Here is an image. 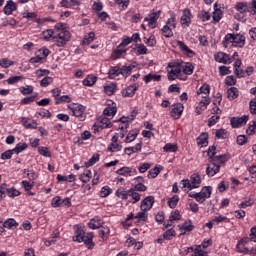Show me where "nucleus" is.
I'll return each mask as SVG.
<instances>
[{
    "instance_id": "64",
    "label": "nucleus",
    "mask_w": 256,
    "mask_h": 256,
    "mask_svg": "<svg viewBox=\"0 0 256 256\" xmlns=\"http://www.w3.org/2000/svg\"><path fill=\"white\" fill-rule=\"evenodd\" d=\"M13 153H15L13 150L5 151L1 154V159H11V157H13Z\"/></svg>"
},
{
    "instance_id": "24",
    "label": "nucleus",
    "mask_w": 256,
    "mask_h": 256,
    "mask_svg": "<svg viewBox=\"0 0 256 256\" xmlns=\"http://www.w3.org/2000/svg\"><path fill=\"white\" fill-rule=\"evenodd\" d=\"M117 91V84L115 83H110L108 85L104 86V92L106 93V95H114V93Z\"/></svg>"
},
{
    "instance_id": "54",
    "label": "nucleus",
    "mask_w": 256,
    "mask_h": 256,
    "mask_svg": "<svg viewBox=\"0 0 256 256\" xmlns=\"http://www.w3.org/2000/svg\"><path fill=\"white\" fill-rule=\"evenodd\" d=\"M147 217H148V214H147V211H141L139 212L135 217L134 219H138V221H147Z\"/></svg>"
},
{
    "instance_id": "8",
    "label": "nucleus",
    "mask_w": 256,
    "mask_h": 256,
    "mask_svg": "<svg viewBox=\"0 0 256 256\" xmlns=\"http://www.w3.org/2000/svg\"><path fill=\"white\" fill-rule=\"evenodd\" d=\"M68 108L70 109L72 115L77 117L79 121H85V106L81 104H74L72 106H68Z\"/></svg>"
},
{
    "instance_id": "47",
    "label": "nucleus",
    "mask_w": 256,
    "mask_h": 256,
    "mask_svg": "<svg viewBox=\"0 0 256 256\" xmlns=\"http://www.w3.org/2000/svg\"><path fill=\"white\" fill-rule=\"evenodd\" d=\"M6 193L8 197H19L21 195V192L15 188H8L6 189Z\"/></svg>"
},
{
    "instance_id": "45",
    "label": "nucleus",
    "mask_w": 256,
    "mask_h": 256,
    "mask_svg": "<svg viewBox=\"0 0 256 256\" xmlns=\"http://www.w3.org/2000/svg\"><path fill=\"white\" fill-rule=\"evenodd\" d=\"M162 33L164 37H173V31L171 26H168L167 24L162 28Z\"/></svg>"
},
{
    "instance_id": "52",
    "label": "nucleus",
    "mask_w": 256,
    "mask_h": 256,
    "mask_svg": "<svg viewBox=\"0 0 256 256\" xmlns=\"http://www.w3.org/2000/svg\"><path fill=\"white\" fill-rule=\"evenodd\" d=\"M21 185L25 189V191H30L35 186L33 181L29 182V181H25V180L21 182Z\"/></svg>"
},
{
    "instance_id": "7",
    "label": "nucleus",
    "mask_w": 256,
    "mask_h": 256,
    "mask_svg": "<svg viewBox=\"0 0 256 256\" xmlns=\"http://www.w3.org/2000/svg\"><path fill=\"white\" fill-rule=\"evenodd\" d=\"M169 70H168V80L169 81H175V79H179L181 77V71H182V66L181 64H169Z\"/></svg>"
},
{
    "instance_id": "59",
    "label": "nucleus",
    "mask_w": 256,
    "mask_h": 256,
    "mask_svg": "<svg viewBox=\"0 0 256 256\" xmlns=\"http://www.w3.org/2000/svg\"><path fill=\"white\" fill-rule=\"evenodd\" d=\"M53 83V78L52 77H45L44 79L41 80L40 85L41 87H47Z\"/></svg>"
},
{
    "instance_id": "37",
    "label": "nucleus",
    "mask_w": 256,
    "mask_h": 256,
    "mask_svg": "<svg viewBox=\"0 0 256 256\" xmlns=\"http://www.w3.org/2000/svg\"><path fill=\"white\" fill-rule=\"evenodd\" d=\"M177 203H179V196L174 195L168 200V205L170 209H175L177 207Z\"/></svg>"
},
{
    "instance_id": "16",
    "label": "nucleus",
    "mask_w": 256,
    "mask_h": 256,
    "mask_svg": "<svg viewBox=\"0 0 256 256\" xmlns=\"http://www.w3.org/2000/svg\"><path fill=\"white\" fill-rule=\"evenodd\" d=\"M88 227H90V229H101V227H103V220L99 217H95L90 220Z\"/></svg>"
},
{
    "instance_id": "23",
    "label": "nucleus",
    "mask_w": 256,
    "mask_h": 256,
    "mask_svg": "<svg viewBox=\"0 0 256 256\" xmlns=\"http://www.w3.org/2000/svg\"><path fill=\"white\" fill-rule=\"evenodd\" d=\"M97 83V77L94 75H88L84 80H83V85L86 87H93Z\"/></svg>"
},
{
    "instance_id": "28",
    "label": "nucleus",
    "mask_w": 256,
    "mask_h": 256,
    "mask_svg": "<svg viewBox=\"0 0 256 256\" xmlns=\"http://www.w3.org/2000/svg\"><path fill=\"white\" fill-rule=\"evenodd\" d=\"M100 123L104 129H111V127H113V124L111 123V118H108L107 116L101 117Z\"/></svg>"
},
{
    "instance_id": "26",
    "label": "nucleus",
    "mask_w": 256,
    "mask_h": 256,
    "mask_svg": "<svg viewBox=\"0 0 256 256\" xmlns=\"http://www.w3.org/2000/svg\"><path fill=\"white\" fill-rule=\"evenodd\" d=\"M181 67H182V71L185 75H193V69H195L193 64L184 63L183 65H181Z\"/></svg>"
},
{
    "instance_id": "17",
    "label": "nucleus",
    "mask_w": 256,
    "mask_h": 256,
    "mask_svg": "<svg viewBox=\"0 0 256 256\" xmlns=\"http://www.w3.org/2000/svg\"><path fill=\"white\" fill-rule=\"evenodd\" d=\"M178 227L180 231H184L181 232V235H185V233L191 232L192 229H195V226H193V222H191V220L184 222L182 225H179Z\"/></svg>"
},
{
    "instance_id": "34",
    "label": "nucleus",
    "mask_w": 256,
    "mask_h": 256,
    "mask_svg": "<svg viewBox=\"0 0 256 256\" xmlns=\"http://www.w3.org/2000/svg\"><path fill=\"white\" fill-rule=\"evenodd\" d=\"M145 83H150V81H161V75L148 74L144 76Z\"/></svg>"
},
{
    "instance_id": "35",
    "label": "nucleus",
    "mask_w": 256,
    "mask_h": 256,
    "mask_svg": "<svg viewBox=\"0 0 256 256\" xmlns=\"http://www.w3.org/2000/svg\"><path fill=\"white\" fill-rule=\"evenodd\" d=\"M128 197H131L133 199V203L141 201V195L135 192V190H128Z\"/></svg>"
},
{
    "instance_id": "31",
    "label": "nucleus",
    "mask_w": 256,
    "mask_h": 256,
    "mask_svg": "<svg viewBox=\"0 0 256 256\" xmlns=\"http://www.w3.org/2000/svg\"><path fill=\"white\" fill-rule=\"evenodd\" d=\"M235 9L239 11V13H247L249 7L246 2H239L235 5Z\"/></svg>"
},
{
    "instance_id": "41",
    "label": "nucleus",
    "mask_w": 256,
    "mask_h": 256,
    "mask_svg": "<svg viewBox=\"0 0 256 256\" xmlns=\"http://www.w3.org/2000/svg\"><path fill=\"white\" fill-rule=\"evenodd\" d=\"M3 227H5L6 229H13V227H17V221L10 218L4 222Z\"/></svg>"
},
{
    "instance_id": "44",
    "label": "nucleus",
    "mask_w": 256,
    "mask_h": 256,
    "mask_svg": "<svg viewBox=\"0 0 256 256\" xmlns=\"http://www.w3.org/2000/svg\"><path fill=\"white\" fill-rule=\"evenodd\" d=\"M191 251H194L192 256H207V252L201 249V246H197L195 249L193 247L190 248Z\"/></svg>"
},
{
    "instance_id": "40",
    "label": "nucleus",
    "mask_w": 256,
    "mask_h": 256,
    "mask_svg": "<svg viewBox=\"0 0 256 256\" xmlns=\"http://www.w3.org/2000/svg\"><path fill=\"white\" fill-rule=\"evenodd\" d=\"M132 69V66H123L122 68H120V75H123L124 77H129V75H131Z\"/></svg>"
},
{
    "instance_id": "19",
    "label": "nucleus",
    "mask_w": 256,
    "mask_h": 256,
    "mask_svg": "<svg viewBox=\"0 0 256 256\" xmlns=\"http://www.w3.org/2000/svg\"><path fill=\"white\" fill-rule=\"evenodd\" d=\"M116 114H117V108L116 107L108 106L103 111V116L108 117V119H113V117H115Z\"/></svg>"
},
{
    "instance_id": "39",
    "label": "nucleus",
    "mask_w": 256,
    "mask_h": 256,
    "mask_svg": "<svg viewBox=\"0 0 256 256\" xmlns=\"http://www.w3.org/2000/svg\"><path fill=\"white\" fill-rule=\"evenodd\" d=\"M163 150L166 152V153H175L177 152V146L175 144H172V143H168L164 146Z\"/></svg>"
},
{
    "instance_id": "62",
    "label": "nucleus",
    "mask_w": 256,
    "mask_h": 256,
    "mask_svg": "<svg viewBox=\"0 0 256 256\" xmlns=\"http://www.w3.org/2000/svg\"><path fill=\"white\" fill-rule=\"evenodd\" d=\"M62 202H61V197L56 196L52 199V207H61Z\"/></svg>"
},
{
    "instance_id": "15",
    "label": "nucleus",
    "mask_w": 256,
    "mask_h": 256,
    "mask_svg": "<svg viewBox=\"0 0 256 256\" xmlns=\"http://www.w3.org/2000/svg\"><path fill=\"white\" fill-rule=\"evenodd\" d=\"M214 57H215V61H217V63H224V65L231 63V58H229V55H227L223 52L217 53Z\"/></svg>"
},
{
    "instance_id": "2",
    "label": "nucleus",
    "mask_w": 256,
    "mask_h": 256,
    "mask_svg": "<svg viewBox=\"0 0 256 256\" xmlns=\"http://www.w3.org/2000/svg\"><path fill=\"white\" fill-rule=\"evenodd\" d=\"M74 241L84 243L87 249H93V247H95V243H93V232L85 233L81 228L76 230Z\"/></svg>"
},
{
    "instance_id": "55",
    "label": "nucleus",
    "mask_w": 256,
    "mask_h": 256,
    "mask_svg": "<svg viewBox=\"0 0 256 256\" xmlns=\"http://www.w3.org/2000/svg\"><path fill=\"white\" fill-rule=\"evenodd\" d=\"M99 160V154H94L88 162L85 163L86 167H91L92 165H95V162Z\"/></svg>"
},
{
    "instance_id": "43",
    "label": "nucleus",
    "mask_w": 256,
    "mask_h": 256,
    "mask_svg": "<svg viewBox=\"0 0 256 256\" xmlns=\"http://www.w3.org/2000/svg\"><path fill=\"white\" fill-rule=\"evenodd\" d=\"M53 35H55V32H54L53 30H51V29L46 30V31H44V32L42 33V37H43V39H45L46 41H49V39H55V38H54L55 36H53Z\"/></svg>"
},
{
    "instance_id": "4",
    "label": "nucleus",
    "mask_w": 256,
    "mask_h": 256,
    "mask_svg": "<svg viewBox=\"0 0 256 256\" xmlns=\"http://www.w3.org/2000/svg\"><path fill=\"white\" fill-rule=\"evenodd\" d=\"M180 185H182L183 189L186 188L189 191L198 189V187H201V176L199 174H192L190 179L182 180Z\"/></svg>"
},
{
    "instance_id": "5",
    "label": "nucleus",
    "mask_w": 256,
    "mask_h": 256,
    "mask_svg": "<svg viewBox=\"0 0 256 256\" xmlns=\"http://www.w3.org/2000/svg\"><path fill=\"white\" fill-rule=\"evenodd\" d=\"M54 39L57 47H65V45L71 41V32L68 30L56 32Z\"/></svg>"
},
{
    "instance_id": "11",
    "label": "nucleus",
    "mask_w": 256,
    "mask_h": 256,
    "mask_svg": "<svg viewBox=\"0 0 256 256\" xmlns=\"http://www.w3.org/2000/svg\"><path fill=\"white\" fill-rule=\"evenodd\" d=\"M112 143L108 146V151H111V153H115L117 151H121L123 149V146L121 144L117 143L119 141V134H115L112 139Z\"/></svg>"
},
{
    "instance_id": "61",
    "label": "nucleus",
    "mask_w": 256,
    "mask_h": 256,
    "mask_svg": "<svg viewBox=\"0 0 256 256\" xmlns=\"http://www.w3.org/2000/svg\"><path fill=\"white\" fill-rule=\"evenodd\" d=\"M219 73H220V75L225 76V75L231 74V70H229V68H227V66H220Z\"/></svg>"
},
{
    "instance_id": "1",
    "label": "nucleus",
    "mask_w": 256,
    "mask_h": 256,
    "mask_svg": "<svg viewBox=\"0 0 256 256\" xmlns=\"http://www.w3.org/2000/svg\"><path fill=\"white\" fill-rule=\"evenodd\" d=\"M225 161H227V156L225 155H218L215 156V158H212V160H209V164L206 168V175H208V177H215Z\"/></svg>"
},
{
    "instance_id": "53",
    "label": "nucleus",
    "mask_w": 256,
    "mask_h": 256,
    "mask_svg": "<svg viewBox=\"0 0 256 256\" xmlns=\"http://www.w3.org/2000/svg\"><path fill=\"white\" fill-rule=\"evenodd\" d=\"M38 152L43 157H51V152L49 151V148H47V147H39Z\"/></svg>"
},
{
    "instance_id": "56",
    "label": "nucleus",
    "mask_w": 256,
    "mask_h": 256,
    "mask_svg": "<svg viewBox=\"0 0 256 256\" xmlns=\"http://www.w3.org/2000/svg\"><path fill=\"white\" fill-rule=\"evenodd\" d=\"M49 53L50 51L46 47H43L40 50H38V55L42 57L41 59H46V57H49Z\"/></svg>"
},
{
    "instance_id": "51",
    "label": "nucleus",
    "mask_w": 256,
    "mask_h": 256,
    "mask_svg": "<svg viewBox=\"0 0 256 256\" xmlns=\"http://www.w3.org/2000/svg\"><path fill=\"white\" fill-rule=\"evenodd\" d=\"M159 173H161V170H159V168H157V167L149 170L148 179H155V177H157V175H159Z\"/></svg>"
},
{
    "instance_id": "9",
    "label": "nucleus",
    "mask_w": 256,
    "mask_h": 256,
    "mask_svg": "<svg viewBox=\"0 0 256 256\" xmlns=\"http://www.w3.org/2000/svg\"><path fill=\"white\" fill-rule=\"evenodd\" d=\"M247 121H249V115L233 117L231 118L230 123L233 128H238L243 127V125H247Z\"/></svg>"
},
{
    "instance_id": "50",
    "label": "nucleus",
    "mask_w": 256,
    "mask_h": 256,
    "mask_svg": "<svg viewBox=\"0 0 256 256\" xmlns=\"http://www.w3.org/2000/svg\"><path fill=\"white\" fill-rule=\"evenodd\" d=\"M89 179H91V170H86L83 174H81L80 181L87 183L89 182Z\"/></svg>"
},
{
    "instance_id": "42",
    "label": "nucleus",
    "mask_w": 256,
    "mask_h": 256,
    "mask_svg": "<svg viewBox=\"0 0 256 256\" xmlns=\"http://www.w3.org/2000/svg\"><path fill=\"white\" fill-rule=\"evenodd\" d=\"M210 89L211 88L209 87V85L204 84L202 87L199 88V90L197 91V94L198 95L204 94L205 97H207V95H209L210 93Z\"/></svg>"
},
{
    "instance_id": "57",
    "label": "nucleus",
    "mask_w": 256,
    "mask_h": 256,
    "mask_svg": "<svg viewBox=\"0 0 256 256\" xmlns=\"http://www.w3.org/2000/svg\"><path fill=\"white\" fill-rule=\"evenodd\" d=\"M164 239L171 240L173 237H175V230L169 229L163 234Z\"/></svg>"
},
{
    "instance_id": "30",
    "label": "nucleus",
    "mask_w": 256,
    "mask_h": 256,
    "mask_svg": "<svg viewBox=\"0 0 256 256\" xmlns=\"http://www.w3.org/2000/svg\"><path fill=\"white\" fill-rule=\"evenodd\" d=\"M11 65H15V62L9 60L8 58L0 59V67H2L3 69H9Z\"/></svg>"
},
{
    "instance_id": "58",
    "label": "nucleus",
    "mask_w": 256,
    "mask_h": 256,
    "mask_svg": "<svg viewBox=\"0 0 256 256\" xmlns=\"http://www.w3.org/2000/svg\"><path fill=\"white\" fill-rule=\"evenodd\" d=\"M63 102L71 103V97H69V95H64L59 98H56V104L63 103Z\"/></svg>"
},
{
    "instance_id": "38",
    "label": "nucleus",
    "mask_w": 256,
    "mask_h": 256,
    "mask_svg": "<svg viewBox=\"0 0 256 256\" xmlns=\"http://www.w3.org/2000/svg\"><path fill=\"white\" fill-rule=\"evenodd\" d=\"M116 195L120 198V199H124L127 200V198L129 197V191L124 190L123 188H120L116 191Z\"/></svg>"
},
{
    "instance_id": "22",
    "label": "nucleus",
    "mask_w": 256,
    "mask_h": 256,
    "mask_svg": "<svg viewBox=\"0 0 256 256\" xmlns=\"http://www.w3.org/2000/svg\"><path fill=\"white\" fill-rule=\"evenodd\" d=\"M227 97L231 101H233V99H237L239 97V89H237L236 87L229 88L227 90Z\"/></svg>"
},
{
    "instance_id": "27",
    "label": "nucleus",
    "mask_w": 256,
    "mask_h": 256,
    "mask_svg": "<svg viewBox=\"0 0 256 256\" xmlns=\"http://www.w3.org/2000/svg\"><path fill=\"white\" fill-rule=\"evenodd\" d=\"M137 135H139V131L137 130L130 131L124 140L125 143H133V141L137 139Z\"/></svg>"
},
{
    "instance_id": "20",
    "label": "nucleus",
    "mask_w": 256,
    "mask_h": 256,
    "mask_svg": "<svg viewBox=\"0 0 256 256\" xmlns=\"http://www.w3.org/2000/svg\"><path fill=\"white\" fill-rule=\"evenodd\" d=\"M22 124L25 129H37V122L29 118H22Z\"/></svg>"
},
{
    "instance_id": "63",
    "label": "nucleus",
    "mask_w": 256,
    "mask_h": 256,
    "mask_svg": "<svg viewBox=\"0 0 256 256\" xmlns=\"http://www.w3.org/2000/svg\"><path fill=\"white\" fill-rule=\"evenodd\" d=\"M249 105H250V113H252V115H256V98L252 99Z\"/></svg>"
},
{
    "instance_id": "48",
    "label": "nucleus",
    "mask_w": 256,
    "mask_h": 256,
    "mask_svg": "<svg viewBox=\"0 0 256 256\" xmlns=\"http://www.w3.org/2000/svg\"><path fill=\"white\" fill-rule=\"evenodd\" d=\"M20 91L23 95H31V93H33V86L31 85L22 86L20 87Z\"/></svg>"
},
{
    "instance_id": "14",
    "label": "nucleus",
    "mask_w": 256,
    "mask_h": 256,
    "mask_svg": "<svg viewBox=\"0 0 256 256\" xmlns=\"http://www.w3.org/2000/svg\"><path fill=\"white\" fill-rule=\"evenodd\" d=\"M181 25H186V27H189L191 25V10L185 9L183 11V15L180 19Z\"/></svg>"
},
{
    "instance_id": "46",
    "label": "nucleus",
    "mask_w": 256,
    "mask_h": 256,
    "mask_svg": "<svg viewBox=\"0 0 256 256\" xmlns=\"http://www.w3.org/2000/svg\"><path fill=\"white\" fill-rule=\"evenodd\" d=\"M166 25L168 27L175 29L177 27V20L175 19V14H171V17L167 20Z\"/></svg>"
},
{
    "instance_id": "6",
    "label": "nucleus",
    "mask_w": 256,
    "mask_h": 256,
    "mask_svg": "<svg viewBox=\"0 0 256 256\" xmlns=\"http://www.w3.org/2000/svg\"><path fill=\"white\" fill-rule=\"evenodd\" d=\"M226 41H229V43H232L234 47H244L245 45V36L242 34H227L226 35Z\"/></svg>"
},
{
    "instance_id": "36",
    "label": "nucleus",
    "mask_w": 256,
    "mask_h": 256,
    "mask_svg": "<svg viewBox=\"0 0 256 256\" xmlns=\"http://www.w3.org/2000/svg\"><path fill=\"white\" fill-rule=\"evenodd\" d=\"M197 144L200 145L201 147H207L209 145V142L207 141V134H202L197 139Z\"/></svg>"
},
{
    "instance_id": "3",
    "label": "nucleus",
    "mask_w": 256,
    "mask_h": 256,
    "mask_svg": "<svg viewBox=\"0 0 256 256\" xmlns=\"http://www.w3.org/2000/svg\"><path fill=\"white\" fill-rule=\"evenodd\" d=\"M212 191H213V188L211 186H205L201 189L200 192H197V193L187 192V193H188V196L192 197V199H195L197 203H205V200L211 197Z\"/></svg>"
},
{
    "instance_id": "49",
    "label": "nucleus",
    "mask_w": 256,
    "mask_h": 256,
    "mask_svg": "<svg viewBox=\"0 0 256 256\" xmlns=\"http://www.w3.org/2000/svg\"><path fill=\"white\" fill-rule=\"evenodd\" d=\"M26 147H27V144L19 143L16 145L14 149H12V151L16 153V155H19V153H21L22 151H25Z\"/></svg>"
},
{
    "instance_id": "18",
    "label": "nucleus",
    "mask_w": 256,
    "mask_h": 256,
    "mask_svg": "<svg viewBox=\"0 0 256 256\" xmlns=\"http://www.w3.org/2000/svg\"><path fill=\"white\" fill-rule=\"evenodd\" d=\"M16 10H17V4H15V2H13L12 0H9L4 7L5 15H12L13 11H16Z\"/></svg>"
},
{
    "instance_id": "12",
    "label": "nucleus",
    "mask_w": 256,
    "mask_h": 256,
    "mask_svg": "<svg viewBox=\"0 0 256 256\" xmlns=\"http://www.w3.org/2000/svg\"><path fill=\"white\" fill-rule=\"evenodd\" d=\"M153 203H155L153 196L146 197L140 205L141 211H149L153 207Z\"/></svg>"
},
{
    "instance_id": "10",
    "label": "nucleus",
    "mask_w": 256,
    "mask_h": 256,
    "mask_svg": "<svg viewBox=\"0 0 256 256\" xmlns=\"http://www.w3.org/2000/svg\"><path fill=\"white\" fill-rule=\"evenodd\" d=\"M161 17V11L153 12L148 17L144 19V21L148 22L150 29H155L157 27V19Z\"/></svg>"
},
{
    "instance_id": "25",
    "label": "nucleus",
    "mask_w": 256,
    "mask_h": 256,
    "mask_svg": "<svg viewBox=\"0 0 256 256\" xmlns=\"http://www.w3.org/2000/svg\"><path fill=\"white\" fill-rule=\"evenodd\" d=\"M119 75H121L119 66H113L110 68L108 72L109 79H115L116 77H119Z\"/></svg>"
},
{
    "instance_id": "32",
    "label": "nucleus",
    "mask_w": 256,
    "mask_h": 256,
    "mask_svg": "<svg viewBox=\"0 0 256 256\" xmlns=\"http://www.w3.org/2000/svg\"><path fill=\"white\" fill-rule=\"evenodd\" d=\"M237 253H243V255H249V248H246L245 244L238 242L236 245Z\"/></svg>"
},
{
    "instance_id": "33",
    "label": "nucleus",
    "mask_w": 256,
    "mask_h": 256,
    "mask_svg": "<svg viewBox=\"0 0 256 256\" xmlns=\"http://www.w3.org/2000/svg\"><path fill=\"white\" fill-rule=\"evenodd\" d=\"M176 45L177 47H179V49H181V51H183L184 53H187L188 55H190V53H193V50L189 49V47L186 44H184L179 40L176 41Z\"/></svg>"
},
{
    "instance_id": "60",
    "label": "nucleus",
    "mask_w": 256,
    "mask_h": 256,
    "mask_svg": "<svg viewBox=\"0 0 256 256\" xmlns=\"http://www.w3.org/2000/svg\"><path fill=\"white\" fill-rule=\"evenodd\" d=\"M129 173H131V168H129V167H122L117 170L118 175H127Z\"/></svg>"
},
{
    "instance_id": "29",
    "label": "nucleus",
    "mask_w": 256,
    "mask_h": 256,
    "mask_svg": "<svg viewBox=\"0 0 256 256\" xmlns=\"http://www.w3.org/2000/svg\"><path fill=\"white\" fill-rule=\"evenodd\" d=\"M94 39H95V34L93 32H90L85 35L82 41V45H90V43H93Z\"/></svg>"
},
{
    "instance_id": "13",
    "label": "nucleus",
    "mask_w": 256,
    "mask_h": 256,
    "mask_svg": "<svg viewBox=\"0 0 256 256\" xmlns=\"http://www.w3.org/2000/svg\"><path fill=\"white\" fill-rule=\"evenodd\" d=\"M183 113V104L176 103L172 105L171 108V115L174 117V119H179L181 117V114Z\"/></svg>"
},
{
    "instance_id": "21",
    "label": "nucleus",
    "mask_w": 256,
    "mask_h": 256,
    "mask_svg": "<svg viewBox=\"0 0 256 256\" xmlns=\"http://www.w3.org/2000/svg\"><path fill=\"white\" fill-rule=\"evenodd\" d=\"M135 91H137V86L130 85L122 91V95L124 97H133V95H135Z\"/></svg>"
}]
</instances>
